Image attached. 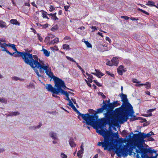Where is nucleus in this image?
I'll return each mask as SVG.
<instances>
[{"instance_id":"obj_1","label":"nucleus","mask_w":158,"mask_h":158,"mask_svg":"<svg viewBox=\"0 0 158 158\" xmlns=\"http://www.w3.org/2000/svg\"><path fill=\"white\" fill-rule=\"evenodd\" d=\"M109 131H108L107 129H95L96 132L98 134L102 135L104 138L103 142H99L98 143L99 146H102V148H104V150H107L108 147H110L114 146V148L116 147L113 142L117 143L119 140L115 139L113 138H111V136L113 135L112 132V129H108Z\"/></svg>"},{"instance_id":"obj_2","label":"nucleus","mask_w":158,"mask_h":158,"mask_svg":"<svg viewBox=\"0 0 158 158\" xmlns=\"http://www.w3.org/2000/svg\"><path fill=\"white\" fill-rule=\"evenodd\" d=\"M133 114H117L114 113H110L107 114L105 113V118L106 119V125L108 124L109 127L108 128H111L112 127L113 128H116L114 127L118 125V122L116 120V118L118 122L120 124L123 123L127 121L129 117H132Z\"/></svg>"},{"instance_id":"obj_3","label":"nucleus","mask_w":158,"mask_h":158,"mask_svg":"<svg viewBox=\"0 0 158 158\" xmlns=\"http://www.w3.org/2000/svg\"><path fill=\"white\" fill-rule=\"evenodd\" d=\"M86 122V124L91 126L93 128H105L106 123L105 117L99 118L97 114H84L82 117Z\"/></svg>"},{"instance_id":"obj_4","label":"nucleus","mask_w":158,"mask_h":158,"mask_svg":"<svg viewBox=\"0 0 158 158\" xmlns=\"http://www.w3.org/2000/svg\"><path fill=\"white\" fill-rule=\"evenodd\" d=\"M120 104L118 103V101H114L112 103L107 104L106 103V105L108 108V110L106 113L107 114L110 113L116 114H132L134 113V111L133 109V107L130 103L125 104L120 107L116 108L114 110H113L116 107L118 106Z\"/></svg>"},{"instance_id":"obj_5","label":"nucleus","mask_w":158,"mask_h":158,"mask_svg":"<svg viewBox=\"0 0 158 158\" xmlns=\"http://www.w3.org/2000/svg\"><path fill=\"white\" fill-rule=\"evenodd\" d=\"M120 104L118 103V101H114L112 103L107 104L106 103V105L108 108V110L106 113L107 114L110 113L116 114H132L134 113V111L133 109V107L130 103L125 104L120 107L116 108L114 110H113L116 107L118 106Z\"/></svg>"},{"instance_id":"obj_6","label":"nucleus","mask_w":158,"mask_h":158,"mask_svg":"<svg viewBox=\"0 0 158 158\" xmlns=\"http://www.w3.org/2000/svg\"><path fill=\"white\" fill-rule=\"evenodd\" d=\"M34 60L32 62V65H30V66L33 69H39L40 73H42L44 70L45 71V73L49 77L52 78L53 76V73L51 72V70H49L48 69L49 67V65L48 64L47 65H45L44 62L40 61L39 60V62L38 61V56H34Z\"/></svg>"},{"instance_id":"obj_7","label":"nucleus","mask_w":158,"mask_h":158,"mask_svg":"<svg viewBox=\"0 0 158 158\" xmlns=\"http://www.w3.org/2000/svg\"><path fill=\"white\" fill-rule=\"evenodd\" d=\"M127 142L126 145H124L123 147L122 145H119L118 147H117V145L116 144H114L116 145V147L114 148V146L111 147V148H114L116 149L115 152L119 157L123 156L124 157H126L128 155V152H129V154L130 155L132 153V151L133 150L134 148L132 147V144H130V139L127 140Z\"/></svg>"},{"instance_id":"obj_8","label":"nucleus","mask_w":158,"mask_h":158,"mask_svg":"<svg viewBox=\"0 0 158 158\" xmlns=\"http://www.w3.org/2000/svg\"><path fill=\"white\" fill-rule=\"evenodd\" d=\"M13 49L15 51V52L11 53L9 51H8V54L11 56H13L15 57H21L24 60V62L30 66L31 65H32V63L34 60V56H37L36 55H33L31 54L28 53L24 52H19L17 51L16 47H15Z\"/></svg>"},{"instance_id":"obj_9","label":"nucleus","mask_w":158,"mask_h":158,"mask_svg":"<svg viewBox=\"0 0 158 158\" xmlns=\"http://www.w3.org/2000/svg\"><path fill=\"white\" fill-rule=\"evenodd\" d=\"M13 49L15 51V52L11 53L9 51H8V54L11 56H13L15 57H21L24 60V62L30 66L31 65H32V63L34 60V56H37L36 55H33L31 54L28 53L24 52H19L17 51L16 47H15Z\"/></svg>"},{"instance_id":"obj_10","label":"nucleus","mask_w":158,"mask_h":158,"mask_svg":"<svg viewBox=\"0 0 158 158\" xmlns=\"http://www.w3.org/2000/svg\"><path fill=\"white\" fill-rule=\"evenodd\" d=\"M53 79L55 85V87L56 88V89L57 93H60L61 95H65L66 97L67 100L69 101V93L64 90L67 87L64 81L56 76H54Z\"/></svg>"},{"instance_id":"obj_11","label":"nucleus","mask_w":158,"mask_h":158,"mask_svg":"<svg viewBox=\"0 0 158 158\" xmlns=\"http://www.w3.org/2000/svg\"><path fill=\"white\" fill-rule=\"evenodd\" d=\"M130 144L132 145V146L134 148L133 149L135 148L136 147L137 148L136 149L135 152L137 153H141V157L143 158L144 156L146 148L143 145L145 142L133 136V139H130Z\"/></svg>"},{"instance_id":"obj_12","label":"nucleus","mask_w":158,"mask_h":158,"mask_svg":"<svg viewBox=\"0 0 158 158\" xmlns=\"http://www.w3.org/2000/svg\"><path fill=\"white\" fill-rule=\"evenodd\" d=\"M154 135V133L152 131L147 134L144 133H139L138 134H136L134 135V136L136 137L137 139H139L143 141L144 142L145 140L144 139L147 137H149L150 136Z\"/></svg>"},{"instance_id":"obj_13","label":"nucleus","mask_w":158,"mask_h":158,"mask_svg":"<svg viewBox=\"0 0 158 158\" xmlns=\"http://www.w3.org/2000/svg\"><path fill=\"white\" fill-rule=\"evenodd\" d=\"M103 105L101 108L97 109L95 114H97L101 113H102L104 110H106V112L108 111V109L106 105V103L104 101H103Z\"/></svg>"},{"instance_id":"obj_14","label":"nucleus","mask_w":158,"mask_h":158,"mask_svg":"<svg viewBox=\"0 0 158 158\" xmlns=\"http://www.w3.org/2000/svg\"><path fill=\"white\" fill-rule=\"evenodd\" d=\"M70 106L72 108L73 110L77 113L78 115V118H79V117L81 116V118L83 116L84 114L81 113L79 110L75 107L74 105L73 104L72 102L70 99Z\"/></svg>"},{"instance_id":"obj_15","label":"nucleus","mask_w":158,"mask_h":158,"mask_svg":"<svg viewBox=\"0 0 158 158\" xmlns=\"http://www.w3.org/2000/svg\"><path fill=\"white\" fill-rule=\"evenodd\" d=\"M45 86L46 87V89L48 91L51 93H57L55 87H53L51 84H46Z\"/></svg>"},{"instance_id":"obj_16","label":"nucleus","mask_w":158,"mask_h":158,"mask_svg":"<svg viewBox=\"0 0 158 158\" xmlns=\"http://www.w3.org/2000/svg\"><path fill=\"white\" fill-rule=\"evenodd\" d=\"M7 46V44L6 43H2L0 42V50L3 51H5L7 53H8L7 50L6 48Z\"/></svg>"},{"instance_id":"obj_17","label":"nucleus","mask_w":158,"mask_h":158,"mask_svg":"<svg viewBox=\"0 0 158 158\" xmlns=\"http://www.w3.org/2000/svg\"><path fill=\"white\" fill-rule=\"evenodd\" d=\"M117 71L118 74L122 75L123 72H125L126 70L124 69V67L123 65H120L117 69Z\"/></svg>"},{"instance_id":"obj_18","label":"nucleus","mask_w":158,"mask_h":158,"mask_svg":"<svg viewBox=\"0 0 158 158\" xmlns=\"http://www.w3.org/2000/svg\"><path fill=\"white\" fill-rule=\"evenodd\" d=\"M121 101L123 102L124 103V105L125 104H127L128 103H129L128 102V100L127 98V96L126 95L123 94L122 93L121 94Z\"/></svg>"},{"instance_id":"obj_19","label":"nucleus","mask_w":158,"mask_h":158,"mask_svg":"<svg viewBox=\"0 0 158 158\" xmlns=\"http://www.w3.org/2000/svg\"><path fill=\"white\" fill-rule=\"evenodd\" d=\"M156 152V151H155L154 149H152L151 148H146L144 156H148L147 154V153H153Z\"/></svg>"},{"instance_id":"obj_20","label":"nucleus","mask_w":158,"mask_h":158,"mask_svg":"<svg viewBox=\"0 0 158 158\" xmlns=\"http://www.w3.org/2000/svg\"><path fill=\"white\" fill-rule=\"evenodd\" d=\"M49 135L52 139L54 140L58 139V136L57 134L54 132L51 131L49 133Z\"/></svg>"},{"instance_id":"obj_21","label":"nucleus","mask_w":158,"mask_h":158,"mask_svg":"<svg viewBox=\"0 0 158 158\" xmlns=\"http://www.w3.org/2000/svg\"><path fill=\"white\" fill-rule=\"evenodd\" d=\"M113 66H117L118 64V60L116 57H113L111 60Z\"/></svg>"},{"instance_id":"obj_22","label":"nucleus","mask_w":158,"mask_h":158,"mask_svg":"<svg viewBox=\"0 0 158 158\" xmlns=\"http://www.w3.org/2000/svg\"><path fill=\"white\" fill-rule=\"evenodd\" d=\"M10 22L11 23L13 24L18 25H20V23L16 19H12L10 21Z\"/></svg>"},{"instance_id":"obj_23","label":"nucleus","mask_w":158,"mask_h":158,"mask_svg":"<svg viewBox=\"0 0 158 158\" xmlns=\"http://www.w3.org/2000/svg\"><path fill=\"white\" fill-rule=\"evenodd\" d=\"M155 2L152 1H148V3L146 4V5L149 6H154L156 7V6H156L155 5Z\"/></svg>"},{"instance_id":"obj_24","label":"nucleus","mask_w":158,"mask_h":158,"mask_svg":"<svg viewBox=\"0 0 158 158\" xmlns=\"http://www.w3.org/2000/svg\"><path fill=\"white\" fill-rule=\"evenodd\" d=\"M59 42V39L57 37H56L54 39L50 41L51 45L54 44Z\"/></svg>"},{"instance_id":"obj_25","label":"nucleus","mask_w":158,"mask_h":158,"mask_svg":"<svg viewBox=\"0 0 158 158\" xmlns=\"http://www.w3.org/2000/svg\"><path fill=\"white\" fill-rule=\"evenodd\" d=\"M84 40V42L86 46L88 48H91L92 47V45L91 44H90L89 42L88 41H85V39H83Z\"/></svg>"},{"instance_id":"obj_26","label":"nucleus","mask_w":158,"mask_h":158,"mask_svg":"<svg viewBox=\"0 0 158 158\" xmlns=\"http://www.w3.org/2000/svg\"><path fill=\"white\" fill-rule=\"evenodd\" d=\"M43 51L44 54L46 56L48 57L49 56L50 54V52L48 51L46 49H43Z\"/></svg>"},{"instance_id":"obj_27","label":"nucleus","mask_w":158,"mask_h":158,"mask_svg":"<svg viewBox=\"0 0 158 158\" xmlns=\"http://www.w3.org/2000/svg\"><path fill=\"white\" fill-rule=\"evenodd\" d=\"M83 150H79L77 153V156L80 158H82V156L81 155L83 153Z\"/></svg>"},{"instance_id":"obj_28","label":"nucleus","mask_w":158,"mask_h":158,"mask_svg":"<svg viewBox=\"0 0 158 158\" xmlns=\"http://www.w3.org/2000/svg\"><path fill=\"white\" fill-rule=\"evenodd\" d=\"M44 42L47 44L51 45L50 37H46L45 39Z\"/></svg>"},{"instance_id":"obj_29","label":"nucleus","mask_w":158,"mask_h":158,"mask_svg":"<svg viewBox=\"0 0 158 158\" xmlns=\"http://www.w3.org/2000/svg\"><path fill=\"white\" fill-rule=\"evenodd\" d=\"M144 84V85H146L145 88L147 89H148L151 87V83L149 82H146L145 84Z\"/></svg>"},{"instance_id":"obj_30","label":"nucleus","mask_w":158,"mask_h":158,"mask_svg":"<svg viewBox=\"0 0 158 158\" xmlns=\"http://www.w3.org/2000/svg\"><path fill=\"white\" fill-rule=\"evenodd\" d=\"M6 27V23L2 21H0V27Z\"/></svg>"},{"instance_id":"obj_31","label":"nucleus","mask_w":158,"mask_h":158,"mask_svg":"<svg viewBox=\"0 0 158 158\" xmlns=\"http://www.w3.org/2000/svg\"><path fill=\"white\" fill-rule=\"evenodd\" d=\"M58 29V27L57 25H56L53 27L51 29V31H56Z\"/></svg>"},{"instance_id":"obj_32","label":"nucleus","mask_w":158,"mask_h":158,"mask_svg":"<svg viewBox=\"0 0 158 158\" xmlns=\"http://www.w3.org/2000/svg\"><path fill=\"white\" fill-rule=\"evenodd\" d=\"M55 8L56 7H54L53 5H50L49 10L50 12H52L55 9Z\"/></svg>"},{"instance_id":"obj_33","label":"nucleus","mask_w":158,"mask_h":158,"mask_svg":"<svg viewBox=\"0 0 158 158\" xmlns=\"http://www.w3.org/2000/svg\"><path fill=\"white\" fill-rule=\"evenodd\" d=\"M93 81L98 86L100 87L102 86V84H100L96 80H94Z\"/></svg>"},{"instance_id":"obj_34","label":"nucleus","mask_w":158,"mask_h":158,"mask_svg":"<svg viewBox=\"0 0 158 158\" xmlns=\"http://www.w3.org/2000/svg\"><path fill=\"white\" fill-rule=\"evenodd\" d=\"M138 9L139 11L144 13V14H145L147 15H149V13H148L147 12L143 10L142 9H141L140 8H138Z\"/></svg>"},{"instance_id":"obj_35","label":"nucleus","mask_w":158,"mask_h":158,"mask_svg":"<svg viewBox=\"0 0 158 158\" xmlns=\"http://www.w3.org/2000/svg\"><path fill=\"white\" fill-rule=\"evenodd\" d=\"M138 9L139 11L144 13V14H145L147 15H149V13H148L147 12L143 10L142 9H141L140 8H138Z\"/></svg>"},{"instance_id":"obj_36","label":"nucleus","mask_w":158,"mask_h":158,"mask_svg":"<svg viewBox=\"0 0 158 158\" xmlns=\"http://www.w3.org/2000/svg\"><path fill=\"white\" fill-rule=\"evenodd\" d=\"M70 145L72 147H75L76 146V144L74 142L70 141Z\"/></svg>"},{"instance_id":"obj_37","label":"nucleus","mask_w":158,"mask_h":158,"mask_svg":"<svg viewBox=\"0 0 158 158\" xmlns=\"http://www.w3.org/2000/svg\"><path fill=\"white\" fill-rule=\"evenodd\" d=\"M63 48L64 49H69V45L66 44H64L63 45Z\"/></svg>"},{"instance_id":"obj_38","label":"nucleus","mask_w":158,"mask_h":158,"mask_svg":"<svg viewBox=\"0 0 158 158\" xmlns=\"http://www.w3.org/2000/svg\"><path fill=\"white\" fill-rule=\"evenodd\" d=\"M98 74V78H100L101 76H103L104 74L100 71H99L98 72H97Z\"/></svg>"},{"instance_id":"obj_39","label":"nucleus","mask_w":158,"mask_h":158,"mask_svg":"<svg viewBox=\"0 0 158 158\" xmlns=\"http://www.w3.org/2000/svg\"><path fill=\"white\" fill-rule=\"evenodd\" d=\"M12 79H13L14 80H15V81H17L18 80H20L21 81H23L24 80L23 79H20V78H19L18 77H13L12 78Z\"/></svg>"},{"instance_id":"obj_40","label":"nucleus","mask_w":158,"mask_h":158,"mask_svg":"<svg viewBox=\"0 0 158 158\" xmlns=\"http://www.w3.org/2000/svg\"><path fill=\"white\" fill-rule=\"evenodd\" d=\"M90 28L93 29L92 31H95L97 30L98 27L96 26H92Z\"/></svg>"},{"instance_id":"obj_41","label":"nucleus","mask_w":158,"mask_h":158,"mask_svg":"<svg viewBox=\"0 0 158 158\" xmlns=\"http://www.w3.org/2000/svg\"><path fill=\"white\" fill-rule=\"evenodd\" d=\"M106 64L107 65H109L110 66H113L112 63V61H110L109 60L107 62Z\"/></svg>"},{"instance_id":"obj_42","label":"nucleus","mask_w":158,"mask_h":158,"mask_svg":"<svg viewBox=\"0 0 158 158\" xmlns=\"http://www.w3.org/2000/svg\"><path fill=\"white\" fill-rule=\"evenodd\" d=\"M37 37L38 38L40 42H42L43 40V38L41 36L38 34H37Z\"/></svg>"},{"instance_id":"obj_43","label":"nucleus","mask_w":158,"mask_h":158,"mask_svg":"<svg viewBox=\"0 0 158 158\" xmlns=\"http://www.w3.org/2000/svg\"><path fill=\"white\" fill-rule=\"evenodd\" d=\"M60 156L61 158H67V157L66 155L63 152L61 153Z\"/></svg>"},{"instance_id":"obj_44","label":"nucleus","mask_w":158,"mask_h":158,"mask_svg":"<svg viewBox=\"0 0 158 158\" xmlns=\"http://www.w3.org/2000/svg\"><path fill=\"white\" fill-rule=\"evenodd\" d=\"M19 114V113L18 111L13 112L11 113V115H16Z\"/></svg>"},{"instance_id":"obj_45","label":"nucleus","mask_w":158,"mask_h":158,"mask_svg":"<svg viewBox=\"0 0 158 158\" xmlns=\"http://www.w3.org/2000/svg\"><path fill=\"white\" fill-rule=\"evenodd\" d=\"M52 96H53V97H58V96L55 95V94H57V95H61L60 94V93H54L53 92H52Z\"/></svg>"},{"instance_id":"obj_46","label":"nucleus","mask_w":158,"mask_h":158,"mask_svg":"<svg viewBox=\"0 0 158 158\" xmlns=\"http://www.w3.org/2000/svg\"><path fill=\"white\" fill-rule=\"evenodd\" d=\"M0 102H4L5 103H6L7 101L5 99L2 98L0 97Z\"/></svg>"},{"instance_id":"obj_47","label":"nucleus","mask_w":158,"mask_h":158,"mask_svg":"<svg viewBox=\"0 0 158 158\" xmlns=\"http://www.w3.org/2000/svg\"><path fill=\"white\" fill-rule=\"evenodd\" d=\"M48 23H46L44 25H42V27L43 28H46L48 27Z\"/></svg>"},{"instance_id":"obj_48","label":"nucleus","mask_w":158,"mask_h":158,"mask_svg":"<svg viewBox=\"0 0 158 158\" xmlns=\"http://www.w3.org/2000/svg\"><path fill=\"white\" fill-rule=\"evenodd\" d=\"M45 13H43L42 14L43 15V17L44 18H47V19H48L49 18L46 15V12H45Z\"/></svg>"},{"instance_id":"obj_49","label":"nucleus","mask_w":158,"mask_h":158,"mask_svg":"<svg viewBox=\"0 0 158 158\" xmlns=\"http://www.w3.org/2000/svg\"><path fill=\"white\" fill-rule=\"evenodd\" d=\"M121 18L126 20H127L130 19V18L127 16H122L121 17Z\"/></svg>"},{"instance_id":"obj_50","label":"nucleus","mask_w":158,"mask_h":158,"mask_svg":"<svg viewBox=\"0 0 158 158\" xmlns=\"http://www.w3.org/2000/svg\"><path fill=\"white\" fill-rule=\"evenodd\" d=\"M35 72L36 73L37 75L39 77H43V75H40V74H39V72H38V71L37 70H35Z\"/></svg>"},{"instance_id":"obj_51","label":"nucleus","mask_w":158,"mask_h":158,"mask_svg":"<svg viewBox=\"0 0 158 158\" xmlns=\"http://www.w3.org/2000/svg\"><path fill=\"white\" fill-rule=\"evenodd\" d=\"M106 73L108 75H110L111 76L113 77L114 76V75L113 74L111 73L110 72L107 71H106Z\"/></svg>"},{"instance_id":"obj_52","label":"nucleus","mask_w":158,"mask_h":158,"mask_svg":"<svg viewBox=\"0 0 158 158\" xmlns=\"http://www.w3.org/2000/svg\"><path fill=\"white\" fill-rule=\"evenodd\" d=\"M130 19L132 21H137L138 20L137 18H134V17H131L130 18Z\"/></svg>"},{"instance_id":"obj_53","label":"nucleus","mask_w":158,"mask_h":158,"mask_svg":"<svg viewBox=\"0 0 158 158\" xmlns=\"http://www.w3.org/2000/svg\"><path fill=\"white\" fill-rule=\"evenodd\" d=\"M32 51V50L31 49L28 50V49H25V52H27L28 53L30 54V53Z\"/></svg>"},{"instance_id":"obj_54","label":"nucleus","mask_w":158,"mask_h":158,"mask_svg":"<svg viewBox=\"0 0 158 158\" xmlns=\"http://www.w3.org/2000/svg\"><path fill=\"white\" fill-rule=\"evenodd\" d=\"M100 95L102 96V98L103 99H105L106 98L105 95H104L103 94L102 92L100 93Z\"/></svg>"},{"instance_id":"obj_55","label":"nucleus","mask_w":158,"mask_h":158,"mask_svg":"<svg viewBox=\"0 0 158 158\" xmlns=\"http://www.w3.org/2000/svg\"><path fill=\"white\" fill-rule=\"evenodd\" d=\"M52 18L53 19L55 20H58V18L55 15H53L52 16Z\"/></svg>"},{"instance_id":"obj_56","label":"nucleus","mask_w":158,"mask_h":158,"mask_svg":"<svg viewBox=\"0 0 158 158\" xmlns=\"http://www.w3.org/2000/svg\"><path fill=\"white\" fill-rule=\"evenodd\" d=\"M93 78H87V79H88V82H89L90 83H92V82H93V80H92V79Z\"/></svg>"},{"instance_id":"obj_57","label":"nucleus","mask_w":158,"mask_h":158,"mask_svg":"<svg viewBox=\"0 0 158 158\" xmlns=\"http://www.w3.org/2000/svg\"><path fill=\"white\" fill-rule=\"evenodd\" d=\"M85 29V27H83V26H82L81 27H79L77 29V31H79V30H84V29Z\"/></svg>"},{"instance_id":"obj_58","label":"nucleus","mask_w":158,"mask_h":158,"mask_svg":"<svg viewBox=\"0 0 158 158\" xmlns=\"http://www.w3.org/2000/svg\"><path fill=\"white\" fill-rule=\"evenodd\" d=\"M86 74L90 77L89 78H93V77L92 75L88 73H86Z\"/></svg>"},{"instance_id":"obj_59","label":"nucleus","mask_w":158,"mask_h":158,"mask_svg":"<svg viewBox=\"0 0 158 158\" xmlns=\"http://www.w3.org/2000/svg\"><path fill=\"white\" fill-rule=\"evenodd\" d=\"M69 8V6H64V10L65 11H68V9Z\"/></svg>"},{"instance_id":"obj_60","label":"nucleus","mask_w":158,"mask_h":158,"mask_svg":"<svg viewBox=\"0 0 158 158\" xmlns=\"http://www.w3.org/2000/svg\"><path fill=\"white\" fill-rule=\"evenodd\" d=\"M148 140L149 141H153L154 140V139L152 137H149L148 138Z\"/></svg>"},{"instance_id":"obj_61","label":"nucleus","mask_w":158,"mask_h":158,"mask_svg":"<svg viewBox=\"0 0 158 158\" xmlns=\"http://www.w3.org/2000/svg\"><path fill=\"white\" fill-rule=\"evenodd\" d=\"M106 40L108 41L110 43H111V40L109 38V37H106Z\"/></svg>"},{"instance_id":"obj_62","label":"nucleus","mask_w":158,"mask_h":158,"mask_svg":"<svg viewBox=\"0 0 158 158\" xmlns=\"http://www.w3.org/2000/svg\"><path fill=\"white\" fill-rule=\"evenodd\" d=\"M132 81L133 82L135 83H139V81H138V80L135 79H134L132 80Z\"/></svg>"},{"instance_id":"obj_63","label":"nucleus","mask_w":158,"mask_h":158,"mask_svg":"<svg viewBox=\"0 0 158 158\" xmlns=\"http://www.w3.org/2000/svg\"><path fill=\"white\" fill-rule=\"evenodd\" d=\"M76 64L77 65V66L81 70L82 69V68L77 63H76Z\"/></svg>"},{"instance_id":"obj_64","label":"nucleus","mask_w":158,"mask_h":158,"mask_svg":"<svg viewBox=\"0 0 158 158\" xmlns=\"http://www.w3.org/2000/svg\"><path fill=\"white\" fill-rule=\"evenodd\" d=\"M134 120H136L139 119H140L142 118L140 117H139L138 118H136L135 116H134Z\"/></svg>"}]
</instances>
